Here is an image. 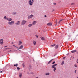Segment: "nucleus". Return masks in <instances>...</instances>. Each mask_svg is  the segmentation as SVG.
Returning <instances> with one entry per match:
<instances>
[{
    "label": "nucleus",
    "instance_id": "1",
    "mask_svg": "<svg viewBox=\"0 0 78 78\" xmlns=\"http://www.w3.org/2000/svg\"><path fill=\"white\" fill-rule=\"evenodd\" d=\"M57 66V64H56L55 65H52V68H54V72H55V70H56V67H56V66Z\"/></svg>",
    "mask_w": 78,
    "mask_h": 78
},
{
    "label": "nucleus",
    "instance_id": "2",
    "mask_svg": "<svg viewBox=\"0 0 78 78\" xmlns=\"http://www.w3.org/2000/svg\"><path fill=\"white\" fill-rule=\"evenodd\" d=\"M14 23V21H13L8 22V24H9V25H13Z\"/></svg>",
    "mask_w": 78,
    "mask_h": 78
},
{
    "label": "nucleus",
    "instance_id": "3",
    "mask_svg": "<svg viewBox=\"0 0 78 78\" xmlns=\"http://www.w3.org/2000/svg\"><path fill=\"white\" fill-rule=\"evenodd\" d=\"M27 23V21H25L24 20H23L22 22V25H25V23Z\"/></svg>",
    "mask_w": 78,
    "mask_h": 78
},
{
    "label": "nucleus",
    "instance_id": "4",
    "mask_svg": "<svg viewBox=\"0 0 78 78\" xmlns=\"http://www.w3.org/2000/svg\"><path fill=\"white\" fill-rule=\"evenodd\" d=\"M0 43L1 45H3V40L1 39L0 40Z\"/></svg>",
    "mask_w": 78,
    "mask_h": 78
},
{
    "label": "nucleus",
    "instance_id": "5",
    "mask_svg": "<svg viewBox=\"0 0 78 78\" xmlns=\"http://www.w3.org/2000/svg\"><path fill=\"white\" fill-rule=\"evenodd\" d=\"M20 21H18L17 22V23H15V24H16V25H20Z\"/></svg>",
    "mask_w": 78,
    "mask_h": 78
},
{
    "label": "nucleus",
    "instance_id": "6",
    "mask_svg": "<svg viewBox=\"0 0 78 78\" xmlns=\"http://www.w3.org/2000/svg\"><path fill=\"white\" fill-rule=\"evenodd\" d=\"M6 20H8L9 22H10L12 20V19L11 18H7Z\"/></svg>",
    "mask_w": 78,
    "mask_h": 78
},
{
    "label": "nucleus",
    "instance_id": "7",
    "mask_svg": "<svg viewBox=\"0 0 78 78\" xmlns=\"http://www.w3.org/2000/svg\"><path fill=\"white\" fill-rule=\"evenodd\" d=\"M36 23H37V22L36 21H34L32 23L33 25H36Z\"/></svg>",
    "mask_w": 78,
    "mask_h": 78
},
{
    "label": "nucleus",
    "instance_id": "8",
    "mask_svg": "<svg viewBox=\"0 0 78 78\" xmlns=\"http://www.w3.org/2000/svg\"><path fill=\"white\" fill-rule=\"evenodd\" d=\"M29 4L30 5H32V4H33V2H31V0H30L29 2Z\"/></svg>",
    "mask_w": 78,
    "mask_h": 78
},
{
    "label": "nucleus",
    "instance_id": "9",
    "mask_svg": "<svg viewBox=\"0 0 78 78\" xmlns=\"http://www.w3.org/2000/svg\"><path fill=\"white\" fill-rule=\"evenodd\" d=\"M47 25L48 26H51L52 25V24L49 23H47Z\"/></svg>",
    "mask_w": 78,
    "mask_h": 78
},
{
    "label": "nucleus",
    "instance_id": "10",
    "mask_svg": "<svg viewBox=\"0 0 78 78\" xmlns=\"http://www.w3.org/2000/svg\"><path fill=\"white\" fill-rule=\"evenodd\" d=\"M34 16L33 15H30V16H29L28 17V19H30V18H32V17H33Z\"/></svg>",
    "mask_w": 78,
    "mask_h": 78
},
{
    "label": "nucleus",
    "instance_id": "11",
    "mask_svg": "<svg viewBox=\"0 0 78 78\" xmlns=\"http://www.w3.org/2000/svg\"><path fill=\"white\" fill-rule=\"evenodd\" d=\"M22 41H20L19 42V45H20L21 44H22Z\"/></svg>",
    "mask_w": 78,
    "mask_h": 78
},
{
    "label": "nucleus",
    "instance_id": "12",
    "mask_svg": "<svg viewBox=\"0 0 78 78\" xmlns=\"http://www.w3.org/2000/svg\"><path fill=\"white\" fill-rule=\"evenodd\" d=\"M76 51H77L76 50H75L71 51V52L72 53H75L76 52Z\"/></svg>",
    "mask_w": 78,
    "mask_h": 78
},
{
    "label": "nucleus",
    "instance_id": "13",
    "mask_svg": "<svg viewBox=\"0 0 78 78\" xmlns=\"http://www.w3.org/2000/svg\"><path fill=\"white\" fill-rule=\"evenodd\" d=\"M33 43L34 45H36V41H33Z\"/></svg>",
    "mask_w": 78,
    "mask_h": 78
},
{
    "label": "nucleus",
    "instance_id": "14",
    "mask_svg": "<svg viewBox=\"0 0 78 78\" xmlns=\"http://www.w3.org/2000/svg\"><path fill=\"white\" fill-rule=\"evenodd\" d=\"M32 25H33V24H29L28 25V27H32Z\"/></svg>",
    "mask_w": 78,
    "mask_h": 78
},
{
    "label": "nucleus",
    "instance_id": "15",
    "mask_svg": "<svg viewBox=\"0 0 78 78\" xmlns=\"http://www.w3.org/2000/svg\"><path fill=\"white\" fill-rule=\"evenodd\" d=\"M23 48V45H22L19 48V49H22Z\"/></svg>",
    "mask_w": 78,
    "mask_h": 78
},
{
    "label": "nucleus",
    "instance_id": "16",
    "mask_svg": "<svg viewBox=\"0 0 78 78\" xmlns=\"http://www.w3.org/2000/svg\"><path fill=\"white\" fill-rule=\"evenodd\" d=\"M41 40H43V41L45 40V38H44V37H41Z\"/></svg>",
    "mask_w": 78,
    "mask_h": 78
},
{
    "label": "nucleus",
    "instance_id": "17",
    "mask_svg": "<svg viewBox=\"0 0 78 78\" xmlns=\"http://www.w3.org/2000/svg\"><path fill=\"white\" fill-rule=\"evenodd\" d=\"M45 75L47 76H48L50 75V73H46L45 74Z\"/></svg>",
    "mask_w": 78,
    "mask_h": 78
},
{
    "label": "nucleus",
    "instance_id": "18",
    "mask_svg": "<svg viewBox=\"0 0 78 78\" xmlns=\"http://www.w3.org/2000/svg\"><path fill=\"white\" fill-rule=\"evenodd\" d=\"M19 76H20V78H21L22 77V74H20L19 75Z\"/></svg>",
    "mask_w": 78,
    "mask_h": 78
},
{
    "label": "nucleus",
    "instance_id": "19",
    "mask_svg": "<svg viewBox=\"0 0 78 78\" xmlns=\"http://www.w3.org/2000/svg\"><path fill=\"white\" fill-rule=\"evenodd\" d=\"M52 60H53V59H52L51 60H50V61H49V62H48V64H50V62H51V61H52Z\"/></svg>",
    "mask_w": 78,
    "mask_h": 78
},
{
    "label": "nucleus",
    "instance_id": "20",
    "mask_svg": "<svg viewBox=\"0 0 78 78\" xmlns=\"http://www.w3.org/2000/svg\"><path fill=\"white\" fill-rule=\"evenodd\" d=\"M58 48V45H57L55 47V48Z\"/></svg>",
    "mask_w": 78,
    "mask_h": 78
},
{
    "label": "nucleus",
    "instance_id": "21",
    "mask_svg": "<svg viewBox=\"0 0 78 78\" xmlns=\"http://www.w3.org/2000/svg\"><path fill=\"white\" fill-rule=\"evenodd\" d=\"M74 66L75 67H77V65L76 64H74Z\"/></svg>",
    "mask_w": 78,
    "mask_h": 78
},
{
    "label": "nucleus",
    "instance_id": "22",
    "mask_svg": "<svg viewBox=\"0 0 78 78\" xmlns=\"http://www.w3.org/2000/svg\"><path fill=\"white\" fill-rule=\"evenodd\" d=\"M64 62L63 61L61 63L62 65H63V64H64Z\"/></svg>",
    "mask_w": 78,
    "mask_h": 78
},
{
    "label": "nucleus",
    "instance_id": "23",
    "mask_svg": "<svg viewBox=\"0 0 78 78\" xmlns=\"http://www.w3.org/2000/svg\"><path fill=\"white\" fill-rule=\"evenodd\" d=\"M55 44H54L53 45H51V47H54V46H55Z\"/></svg>",
    "mask_w": 78,
    "mask_h": 78
},
{
    "label": "nucleus",
    "instance_id": "24",
    "mask_svg": "<svg viewBox=\"0 0 78 78\" xmlns=\"http://www.w3.org/2000/svg\"><path fill=\"white\" fill-rule=\"evenodd\" d=\"M62 20H60L59 21V22H58V24H59L60 22L61 21H62Z\"/></svg>",
    "mask_w": 78,
    "mask_h": 78
},
{
    "label": "nucleus",
    "instance_id": "25",
    "mask_svg": "<svg viewBox=\"0 0 78 78\" xmlns=\"http://www.w3.org/2000/svg\"><path fill=\"white\" fill-rule=\"evenodd\" d=\"M22 66L23 67H25V64H23Z\"/></svg>",
    "mask_w": 78,
    "mask_h": 78
},
{
    "label": "nucleus",
    "instance_id": "26",
    "mask_svg": "<svg viewBox=\"0 0 78 78\" xmlns=\"http://www.w3.org/2000/svg\"><path fill=\"white\" fill-rule=\"evenodd\" d=\"M17 69L18 70H20V68L19 67H17Z\"/></svg>",
    "mask_w": 78,
    "mask_h": 78
},
{
    "label": "nucleus",
    "instance_id": "27",
    "mask_svg": "<svg viewBox=\"0 0 78 78\" xmlns=\"http://www.w3.org/2000/svg\"><path fill=\"white\" fill-rule=\"evenodd\" d=\"M58 23V22H57V21H56V24L55 25V26H56V25H57V24Z\"/></svg>",
    "mask_w": 78,
    "mask_h": 78
},
{
    "label": "nucleus",
    "instance_id": "28",
    "mask_svg": "<svg viewBox=\"0 0 78 78\" xmlns=\"http://www.w3.org/2000/svg\"><path fill=\"white\" fill-rule=\"evenodd\" d=\"M53 5H56V3H53Z\"/></svg>",
    "mask_w": 78,
    "mask_h": 78
},
{
    "label": "nucleus",
    "instance_id": "29",
    "mask_svg": "<svg viewBox=\"0 0 78 78\" xmlns=\"http://www.w3.org/2000/svg\"><path fill=\"white\" fill-rule=\"evenodd\" d=\"M4 19H6V18H6V16H5L4 17Z\"/></svg>",
    "mask_w": 78,
    "mask_h": 78
},
{
    "label": "nucleus",
    "instance_id": "30",
    "mask_svg": "<svg viewBox=\"0 0 78 78\" xmlns=\"http://www.w3.org/2000/svg\"><path fill=\"white\" fill-rule=\"evenodd\" d=\"M18 66L17 64H16H16L14 65V66Z\"/></svg>",
    "mask_w": 78,
    "mask_h": 78
},
{
    "label": "nucleus",
    "instance_id": "31",
    "mask_svg": "<svg viewBox=\"0 0 78 78\" xmlns=\"http://www.w3.org/2000/svg\"><path fill=\"white\" fill-rule=\"evenodd\" d=\"M13 14H16V12L13 13Z\"/></svg>",
    "mask_w": 78,
    "mask_h": 78
},
{
    "label": "nucleus",
    "instance_id": "32",
    "mask_svg": "<svg viewBox=\"0 0 78 78\" xmlns=\"http://www.w3.org/2000/svg\"><path fill=\"white\" fill-rule=\"evenodd\" d=\"M75 73H76V70H75L74 71Z\"/></svg>",
    "mask_w": 78,
    "mask_h": 78
},
{
    "label": "nucleus",
    "instance_id": "33",
    "mask_svg": "<svg viewBox=\"0 0 78 78\" xmlns=\"http://www.w3.org/2000/svg\"><path fill=\"white\" fill-rule=\"evenodd\" d=\"M55 62H54L53 63H52V64H55Z\"/></svg>",
    "mask_w": 78,
    "mask_h": 78
},
{
    "label": "nucleus",
    "instance_id": "34",
    "mask_svg": "<svg viewBox=\"0 0 78 78\" xmlns=\"http://www.w3.org/2000/svg\"><path fill=\"white\" fill-rule=\"evenodd\" d=\"M35 36L37 37V38L38 37V36H37V35H36Z\"/></svg>",
    "mask_w": 78,
    "mask_h": 78
},
{
    "label": "nucleus",
    "instance_id": "35",
    "mask_svg": "<svg viewBox=\"0 0 78 78\" xmlns=\"http://www.w3.org/2000/svg\"><path fill=\"white\" fill-rule=\"evenodd\" d=\"M66 57H64L63 58V59H65V58H66Z\"/></svg>",
    "mask_w": 78,
    "mask_h": 78
},
{
    "label": "nucleus",
    "instance_id": "36",
    "mask_svg": "<svg viewBox=\"0 0 78 78\" xmlns=\"http://www.w3.org/2000/svg\"><path fill=\"white\" fill-rule=\"evenodd\" d=\"M13 47H17L16 46L14 45H13Z\"/></svg>",
    "mask_w": 78,
    "mask_h": 78
},
{
    "label": "nucleus",
    "instance_id": "37",
    "mask_svg": "<svg viewBox=\"0 0 78 78\" xmlns=\"http://www.w3.org/2000/svg\"><path fill=\"white\" fill-rule=\"evenodd\" d=\"M0 73H2V71H0Z\"/></svg>",
    "mask_w": 78,
    "mask_h": 78
},
{
    "label": "nucleus",
    "instance_id": "38",
    "mask_svg": "<svg viewBox=\"0 0 78 78\" xmlns=\"http://www.w3.org/2000/svg\"><path fill=\"white\" fill-rule=\"evenodd\" d=\"M47 17V16L46 15H45L44 17Z\"/></svg>",
    "mask_w": 78,
    "mask_h": 78
},
{
    "label": "nucleus",
    "instance_id": "39",
    "mask_svg": "<svg viewBox=\"0 0 78 78\" xmlns=\"http://www.w3.org/2000/svg\"><path fill=\"white\" fill-rule=\"evenodd\" d=\"M32 0V1L33 2H34V0Z\"/></svg>",
    "mask_w": 78,
    "mask_h": 78
},
{
    "label": "nucleus",
    "instance_id": "40",
    "mask_svg": "<svg viewBox=\"0 0 78 78\" xmlns=\"http://www.w3.org/2000/svg\"><path fill=\"white\" fill-rule=\"evenodd\" d=\"M8 47V46H5V47Z\"/></svg>",
    "mask_w": 78,
    "mask_h": 78
},
{
    "label": "nucleus",
    "instance_id": "41",
    "mask_svg": "<svg viewBox=\"0 0 78 78\" xmlns=\"http://www.w3.org/2000/svg\"><path fill=\"white\" fill-rule=\"evenodd\" d=\"M76 63L77 64H78V62H76Z\"/></svg>",
    "mask_w": 78,
    "mask_h": 78
},
{
    "label": "nucleus",
    "instance_id": "42",
    "mask_svg": "<svg viewBox=\"0 0 78 78\" xmlns=\"http://www.w3.org/2000/svg\"><path fill=\"white\" fill-rule=\"evenodd\" d=\"M12 44H14V42H12Z\"/></svg>",
    "mask_w": 78,
    "mask_h": 78
},
{
    "label": "nucleus",
    "instance_id": "43",
    "mask_svg": "<svg viewBox=\"0 0 78 78\" xmlns=\"http://www.w3.org/2000/svg\"><path fill=\"white\" fill-rule=\"evenodd\" d=\"M5 50H6V49H9V48H5Z\"/></svg>",
    "mask_w": 78,
    "mask_h": 78
},
{
    "label": "nucleus",
    "instance_id": "44",
    "mask_svg": "<svg viewBox=\"0 0 78 78\" xmlns=\"http://www.w3.org/2000/svg\"><path fill=\"white\" fill-rule=\"evenodd\" d=\"M17 48H18L19 49V48H17V47H16Z\"/></svg>",
    "mask_w": 78,
    "mask_h": 78
},
{
    "label": "nucleus",
    "instance_id": "45",
    "mask_svg": "<svg viewBox=\"0 0 78 78\" xmlns=\"http://www.w3.org/2000/svg\"><path fill=\"white\" fill-rule=\"evenodd\" d=\"M69 55V54H67L66 55Z\"/></svg>",
    "mask_w": 78,
    "mask_h": 78
},
{
    "label": "nucleus",
    "instance_id": "46",
    "mask_svg": "<svg viewBox=\"0 0 78 78\" xmlns=\"http://www.w3.org/2000/svg\"><path fill=\"white\" fill-rule=\"evenodd\" d=\"M71 5H73V4H71Z\"/></svg>",
    "mask_w": 78,
    "mask_h": 78
},
{
    "label": "nucleus",
    "instance_id": "47",
    "mask_svg": "<svg viewBox=\"0 0 78 78\" xmlns=\"http://www.w3.org/2000/svg\"><path fill=\"white\" fill-rule=\"evenodd\" d=\"M77 61H78V59H77Z\"/></svg>",
    "mask_w": 78,
    "mask_h": 78
},
{
    "label": "nucleus",
    "instance_id": "48",
    "mask_svg": "<svg viewBox=\"0 0 78 78\" xmlns=\"http://www.w3.org/2000/svg\"><path fill=\"white\" fill-rule=\"evenodd\" d=\"M18 50H19V49H18Z\"/></svg>",
    "mask_w": 78,
    "mask_h": 78
}]
</instances>
